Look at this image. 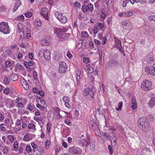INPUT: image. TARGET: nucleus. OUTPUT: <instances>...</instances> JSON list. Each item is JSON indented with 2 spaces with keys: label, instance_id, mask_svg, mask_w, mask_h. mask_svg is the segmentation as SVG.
<instances>
[{
  "label": "nucleus",
  "instance_id": "obj_1",
  "mask_svg": "<svg viewBox=\"0 0 155 155\" xmlns=\"http://www.w3.org/2000/svg\"><path fill=\"white\" fill-rule=\"evenodd\" d=\"M54 31L61 41L68 40L70 36L69 33L64 32L61 28H55Z\"/></svg>",
  "mask_w": 155,
  "mask_h": 155
},
{
  "label": "nucleus",
  "instance_id": "obj_2",
  "mask_svg": "<svg viewBox=\"0 0 155 155\" xmlns=\"http://www.w3.org/2000/svg\"><path fill=\"white\" fill-rule=\"evenodd\" d=\"M140 127L144 131L146 132L149 130L151 127L150 124L146 121L144 118L141 117L139 118L138 120Z\"/></svg>",
  "mask_w": 155,
  "mask_h": 155
},
{
  "label": "nucleus",
  "instance_id": "obj_3",
  "mask_svg": "<svg viewBox=\"0 0 155 155\" xmlns=\"http://www.w3.org/2000/svg\"><path fill=\"white\" fill-rule=\"evenodd\" d=\"M152 83L149 80H145L143 81L141 85V88L145 91H149L151 89Z\"/></svg>",
  "mask_w": 155,
  "mask_h": 155
},
{
  "label": "nucleus",
  "instance_id": "obj_4",
  "mask_svg": "<svg viewBox=\"0 0 155 155\" xmlns=\"http://www.w3.org/2000/svg\"><path fill=\"white\" fill-rule=\"evenodd\" d=\"M8 24L6 22H2L0 24V31L5 34H7L10 32Z\"/></svg>",
  "mask_w": 155,
  "mask_h": 155
},
{
  "label": "nucleus",
  "instance_id": "obj_5",
  "mask_svg": "<svg viewBox=\"0 0 155 155\" xmlns=\"http://www.w3.org/2000/svg\"><path fill=\"white\" fill-rule=\"evenodd\" d=\"M68 151L72 154L78 155L81 153L82 150L78 147L73 146L68 148Z\"/></svg>",
  "mask_w": 155,
  "mask_h": 155
},
{
  "label": "nucleus",
  "instance_id": "obj_6",
  "mask_svg": "<svg viewBox=\"0 0 155 155\" xmlns=\"http://www.w3.org/2000/svg\"><path fill=\"white\" fill-rule=\"evenodd\" d=\"M59 72L61 74L65 72L66 71L67 67L66 63L64 61H61L59 62Z\"/></svg>",
  "mask_w": 155,
  "mask_h": 155
},
{
  "label": "nucleus",
  "instance_id": "obj_7",
  "mask_svg": "<svg viewBox=\"0 0 155 155\" xmlns=\"http://www.w3.org/2000/svg\"><path fill=\"white\" fill-rule=\"evenodd\" d=\"M84 94L86 96H88L89 97L93 98L94 92L93 89L90 88H87L84 90Z\"/></svg>",
  "mask_w": 155,
  "mask_h": 155
},
{
  "label": "nucleus",
  "instance_id": "obj_8",
  "mask_svg": "<svg viewBox=\"0 0 155 155\" xmlns=\"http://www.w3.org/2000/svg\"><path fill=\"white\" fill-rule=\"evenodd\" d=\"M123 26L124 28L126 30H130L131 29L132 27V24L131 22L124 21L123 23Z\"/></svg>",
  "mask_w": 155,
  "mask_h": 155
},
{
  "label": "nucleus",
  "instance_id": "obj_9",
  "mask_svg": "<svg viewBox=\"0 0 155 155\" xmlns=\"http://www.w3.org/2000/svg\"><path fill=\"white\" fill-rule=\"evenodd\" d=\"M40 14L46 19L48 20V9L45 7L42 8Z\"/></svg>",
  "mask_w": 155,
  "mask_h": 155
},
{
  "label": "nucleus",
  "instance_id": "obj_10",
  "mask_svg": "<svg viewBox=\"0 0 155 155\" xmlns=\"http://www.w3.org/2000/svg\"><path fill=\"white\" fill-rule=\"evenodd\" d=\"M150 95L152 96L151 99L148 103V105L150 108H152L154 105V101L155 100V95L153 93H150Z\"/></svg>",
  "mask_w": 155,
  "mask_h": 155
},
{
  "label": "nucleus",
  "instance_id": "obj_11",
  "mask_svg": "<svg viewBox=\"0 0 155 155\" xmlns=\"http://www.w3.org/2000/svg\"><path fill=\"white\" fill-rule=\"evenodd\" d=\"M114 39L115 41V47L117 48L119 50L121 51L122 48L121 41L116 37H114Z\"/></svg>",
  "mask_w": 155,
  "mask_h": 155
},
{
  "label": "nucleus",
  "instance_id": "obj_12",
  "mask_svg": "<svg viewBox=\"0 0 155 155\" xmlns=\"http://www.w3.org/2000/svg\"><path fill=\"white\" fill-rule=\"evenodd\" d=\"M57 19L61 22L65 23L67 20L66 17L63 15L62 14H59L57 17Z\"/></svg>",
  "mask_w": 155,
  "mask_h": 155
},
{
  "label": "nucleus",
  "instance_id": "obj_13",
  "mask_svg": "<svg viewBox=\"0 0 155 155\" xmlns=\"http://www.w3.org/2000/svg\"><path fill=\"white\" fill-rule=\"evenodd\" d=\"M109 140H110L111 142H115L117 138L114 133L113 132H110L109 134Z\"/></svg>",
  "mask_w": 155,
  "mask_h": 155
},
{
  "label": "nucleus",
  "instance_id": "obj_14",
  "mask_svg": "<svg viewBox=\"0 0 155 155\" xmlns=\"http://www.w3.org/2000/svg\"><path fill=\"white\" fill-rule=\"evenodd\" d=\"M50 53L48 50H46L45 52L44 51V56L45 59L47 60H49L50 59Z\"/></svg>",
  "mask_w": 155,
  "mask_h": 155
},
{
  "label": "nucleus",
  "instance_id": "obj_15",
  "mask_svg": "<svg viewBox=\"0 0 155 155\" xmlns=\"http://www.w3.org/2000/svg\"><path fill=\"white\" fill-rule=\"evenodd\" d=\"M90 136L89 135L87 136V138L86 139H84V141L85 143H86L85 144V146L87 147L90 144ZM91 145H92V147H93V148H94L95 147V145L93 144L90 143ZM90 147H91V145H90Z\"/></svg>",
  "mask_w": 155,
  "mask_h": 155
},
{
  "label": "nucleus",
  "instance_id": "obj_16",
  "mask_svg": "<svg viewBox=\"0 0 155 155\" xmlns=\"http://www.w3.org/2000/svg\"><path fill=\"white\" fill-rule=\"evenodd\" d=\"M89 126L90 129L93 130H94L96 127L97 125L94 121H91L89 122Z\"/></svg>",
  "mask_w": 155,
  "mask_h": 155
},
{
  "label": "nucleus",
  "instance_id": "obj_17",
  "mask_svg": "<svg viewBox=\"0 0 155 155\" xmlns=\"http://www.w3.org/2000/svg\"><path fill=\"white\" fill-rule=\"evenodd\" d=\"M21 4V3L19 0H16L14 4V6L13 9V11L15 12Z\"/></svg>",
  "mask_w": 155,
  "mask_h": 155
},
{
  "label": "nucleus",
  "instance_id": "obj_18",
  "mask_svg": "<svg viewBox=\"0 0 155 155\" xmlns=\"http://www.w3.org/2000/svg\"><path fill=\"white\" fill-rule=\"evenodd\" d=\"M21 82L22 86L24 89L27 90L29 88V86L26 81L23 79V80H21Z\"/></svg>",
  "mask_w": 155,
  "mask_h": 155
},
{
  "label": "nucleus",
  "instance_id": "obj_19",
  "mask_svg": "<svg viewBox=\"0 0 155 155\" xmlns=\"http://www.w3.org/2000/svg\"><path fill=\"white\" fill-rule=\"evenodd\" d=\"M81 72L79 70L76 71L75 73L76 79L77 80V83L79 84L80 82Z\"/></svg>",
  "mask_w": 155,
  "mask_h": 155
},
{
  "label": "nucleus",
  "instance_id": "obj_20",
  "mask_svg": "<svg viewBox=\"0 0 155 155\" xmlns=\"http://www.w3.org/2000/svg\"><path fill=\"white\" fill-rule=\"evenodd\" d=\"M41 149H37L32 150L31 154L33 155H40L41 153Z\"/></svg>",
  "mask_w": 155,
  "mask_h": 155
},
{
  "label": "nucleus",
  "instance_id": "obj_21",
  "mask_svg": "<svg viewBox=\"0 0 155 155\" xmlns=\"http://www.w3.org/2000/svg\"><path fill=\"white\" fill-rule=\"evenodd\" d=\"M33 23L35 26L36 27H40L42 25L41 20L40 19H37L35 21H34Z\"/></svg>",
  "mask_w": 155,
  "mask_h": 155
},
{
  "label": "nucleus",
  "instance_id": "obj_22",
  "mask_svg": "<svg viewBox=\"0 0 155 155\" xmlns=\"http://www.w3.org/2000/svg\"><path fill=\"white\" fill-rule=\"evenodd\" d=\"M18 78V76L17 74H12L11 75L10 79L13 81H16Z\"/></svg>",
  "mask_w": 155,
  "mask_h": 155
},
{
  "label": "nucleus",
  "instance_id": "obj_23",
  "mask_svg": "<svg viewBox=\"0 0 155 155\" xmlns=\"http://www.w3.org/2000/svg\"><path fill=\"white\" fill-rule=\"evenodd\" d=\"M81 10L83 12H87L89 11V7H88L87 5H84L82 6Z\"/></svg>",
  "mask_w": 155,
  "mask_h": 155
},
{
  "label": "nucleus",
  "instance_id": "obj_24",
  "mask_svg": "<svg viewBox=\"0 0 155 155\" xmlns=\"http://www.w3.org/2000/svg\"><path fill=\"white\" fill-rule=\"evenodd\" d=\"M36 107L38 108H39L40 110H44L45 108L47 106L46 105H43V106H42L41 104L40 105L39 104H38L36 105Z\"/></svg>",
  "mask_w": 155,
  "mask_h": 155
},
{
  "label": "nucleus",
  "instance_id": "obj_25",
  "mask_svg": "<svg viewBox=\"0 0 155 155\" xmlns=\"http://www.w3.org/2000/svg\"><path fill=\"white\" fill-rule=\"evenodd\" d=\"M31 145L33 148V150L36 149H41V147H37V145L33 142H31Z\"/></svg>",
  "mask_w": 155,
  "mask_h": 155
},
{
  "label": "nucleus",
  "instance_id": "obj_26",
  "mask_svg": "<svg viewBox=\"0 0 155 155\" xmlns=\"http://www.w3.org/2000/svg\"><path fill=\"white\" fill-rule=\"evenodd\" d=\"M133 3L134 2L137 3H140L141 4H144L146 3V1L145 0H134V1H132Z\"/></svg>",
  "mask_w": 155,
  "mask_h": 155
},
{
  "label": "nucleus",
  "instance_id": "obj_27",
  "mask_svg": "<svg viewBox=\"0 0 155 155\" xmlns=\"http://www.w3.org/2000/svg\"><path fill=\"white\" fill-rule=\"evenodd\" d=\"M132 103L133 105H131V107L133 109L136 108L137 107L136 101L134 97L132 100Z\"/></svg>",
  "mask_w": 155,
  "mask_h": 155
},
{
  "label": "nucleus",
  "instance_id": "obj_28",
  "mask_svg": "<svg viewBox=\"0 0 155 155\" xmlns=\"http://www.w3.org/2000/svg\"><path fill=\"white\" fill-rule=\"evenodd\" d=\"M151 75H155V63L153 64L152 67H151Z\"/></svg>",
  "mask_w": 155,
  "mask_h": 155
},
{
  "label": "nucleus",
  "instance_id": "obj_29",
  "mask_svg": "<svg viewBox=\"0 0 155 155\" xmlns=\"http://www.w3.org/2000/svg\"><path fill=\"white\" fill-rule=\"evenodd\" d=\"M87 69L88 70V73L91 74L93 71V68L89 64L87 65Z\"/></svg>",
  "mask_w": 155,
  "mask_h": 155
},
{
  "label": "nucleus",
  "instance_id": "obj_30",
  "mask_svg": "<svg viewBox=\"0 0 155 155\" xmlns=\"http://www.w3.org/2000/svg\"><path fill=\"white\" fill-rule=\"evenodd\" d=\"M123 105V102L122 101H120L118 104V107H116V109L117 111H119L121 110L122 107Z\"/></svg>",
  "mask_w": 155,
  "mask_h": 155
},
{
  "label": "nucleus",
  "instance_id": "obj_31",
  "mask_svg": "<svg viewBox=\"0 0 155 155\" xmlns=\"http://www.w3.org/2000/svg\"><path fill=\"white\" fill-rule=\"evenodd\" d=\"M18 32L19 33H21L23 27L22 26V24L21 23H19L18 25Z\"/></svg>",
  "mask_w": 155,
  "mask_h": 155
},
{
  "label": "nucleus",
  "instance_id": "obj_32",
  "mask_svg": "<svg viewBox=\"0 0 155 155\" xmlns=\"http://www.w3.org/2000/svg\"><path fill=\"white\" fill-rule=\"evenodd\" d=\"M60 109L57 107H55L54 108V110L55 112V114L57 115H59L60 117H61L62 116L60 114V112L61 111L60 110Z\"/></svg>",
  "mask_w": 155,
  "mask_h": 155
},
{
  "label": "nucleus",
  "instance_id": "obj_33",
  "mask_svg": "<svg viewBox=\"0 0 155 155\" xmlns=\"http://www.w3.org/2000/svg\"><path fill=\"white\" fill-rule=\"evenodd\" d=\"M132 12L130 11H128L124 12V15L125 17H129L133 15Z\"/></svg>",
  "mask_w": 155,
  "mask_h": 155
},
{
  "label": "nucleus",
  "instance_id": "obj_34",
  "mask_svg": "<svg viewBox=\"0 0 155 155\" xmlns=\"http://www.w3.org/2000/svg\"><path fill=\"white\" fill-rule=\"evenodd\" d=\"M2 151L4 154H7L8 153V149L7 147L5 146V147L3 148Z\"/></svg>",
  "mask_w": 155,
  "mask_h": 155
},
{
  "label": "nucleus",
  "instance_id": "obj_35",
  "mask_svg": "<svg viewBox=\"0 0 155 155\" xmlns=\"http://www.w3.org/2000/svg\"><path fill=\"white\" fill-rule=\"evenodd\" d=\"M82 41L80 40L76 45V47L78 48H80L82 47Z\"/></svg>",
  "mask_w": 155,
  "mask_h": 155
},
{
  "label": "nucleus",
  "instance_id": "obj_36",
  "mask_svg": "<svg viewBox=\"0 0 155 155\" xmlns=\"http://www.w3.org/2000/svg\"><path fill=\"white\" fill-rule=\"evenodd\" d=\"M74 5L75 7L76 8H80L81 6L80 3L78 2H75L74 3Z\"/></svg>",
  "mask_w": 155,
  "mask_h": 155
},
{
  "label": "nucleus",
  "instance_id": "obj_37",
  "mask_svg": "<svg viewBox=\"0 0 155 155\" xmlns=\"http://www.w3.org/2000/svg\"><path fill=\"white\" fill-rule=\"evenodd\" d=\"M16 67L20 70L23 71L25 69V68L23 67V66L19 64H16Z\"/></svg>",
  "mask_w": 155,
  "mask_h": 155
},
{
  "label": "nucleus",
  "instance_id": "obj_38",
  "mask_svg": "<svg viewBox=\"0 0 155 155\" xmlns=\"http://www.w3.org/2000/svg\"><path fill=\"white\" fill-rule=\"evenodd\" d=\"M81 36L82 37L86 38L88 36V35L87 31H84L82 32L81 33Z\"/></svg>",
  "mask_w": 155,
  "mask_h": 155
},
{
  "label": "nucleus",
  "instance_id": "obj_39",
  "mask_svg": "<svg viewBox=\"0 0 155 155\" xmlns=\"http://www.w3.org/2000/svg\"><path fill=\"white\" fill-rule=\"evenodd\" d=\"M26 150L28 153H30L32 152L31 151V146L29 145H28L26 147Z\"/></svg>",
  "mask_w": 155,
  "mask_h": 155
},
{
  "label": "nucleus",
  "instance_id": "obj_40",
  "mask_svg": "<svg viewBox=\"0 0 155 155\" xmlns=\"http://www.w3.org/2000/svg\"><path fill=\"white\" fill-rule=\"evenodd\" d=\"M151 67L150 68L148 67H147L145 68V71L147 74H151Z\"/></svg>",
  "mask_w": 155,
  "mask_h": 155
},
{
  "label": "nucleus",
  "instance_id": "obj_41",
  "mask_svg": "<svg viewBox=\"0 0 155 155\" xmlns=\"http://www.w3.org/2000/svg\"><path fill=\"white\" fill-rule=\"evenodd\" d=\"M24 65L25 66V67L27 68L28 69L31 70V68L29 66V65L28 64V63L26 61H25L24 62Z\"/></svg>",
  "mask_w": 155,
  "mask_h": 155
},
{
  "label": "nucleus",
  "instance_id": "obj_42",
  "mask_svg": "<svg viewBox=\"0 0 155 155\" xmlns=\"http://www.w3.org/2000/svg\"><path fill=\"white\" fill-rule=\"evenodd\" d=\"M9 81L10 80L7 77H6L5 78L4 82L5 84H8L9 83Z\"/></svg>",
  "mask_w": 155,
  "mask_h": 155
},
{
  "label": "nucleus",
  "instance_id": "obj_43",
  "mask_svg": "<svg viewBox=\"0 0 155 155\" xmlns=\"http://www.w3.org/2000/svg\"><path fill=\"white\" fill-rule=\"evenodd\" d=\"M108 149L109 151V153L110 154L112 155L113 153V150L112 149L113 148L111 146L109 145L108 147Z\"/></svg>",
  "mask_w": 155,
  "mask_h": 155
},
{
  "label": "nucleus",
  "instance_id": "obj_44",
  "mask_svg": "<svg viewBox=\"0 0 155 155\" xmlns=\"http://www.w3.org/2000/svg\"><path fill=\"white\" fill-rule=\"evenodd\" d=\"M148 19L150 21H155V15H150L148 16Z\"/></svg>",
  "mask_w": 155,
  "mask_h": 155
},
{
  "label": "nucleus",
  "instance_id": "obj_45",
  "mask_svg": "<svg viewBox=\"0 0 155 155\" xmlns=\"http://www.w3.org/2000/svg\"><path fill=\"white\" fill-rule=\"evenodd\" d=\"M87 6L89 7V10H90L92 12L94 9L93 5L91 3H89L87 5Z\"/></svg>",
  "mask_w": 155,
  "mask_h": 155
},
{
  "label": "nucleus",
  "instance_id": "obj_46",
  "mask_svg": "<svg viewBox=\"0 0 155 155\" xmlns=\"http://www.w3.org/2000/svg\"><path fill=\"white\" fill-rule=\"evenodd\" d=\"M37 76H38L37 73L36 71H35L33 72V78L35 80V81L37 80Z\"/></svg>",
  "mask_w": 155,
  "mask_h": 155
},
{
  "label": "nucleus",
  "instance_id": "obj_47",
  "mask_svg": "<svg viewBox=\"0 0 155 155\" xmlns=\"http://www.w3.org/2000/svg\"><path fill=\"white\" fill-rule=\"evenodd\" d=\"M18 147V143L17 141H15L13 144V148L14 149H16Z\"/></svg>",
  "mask_w": 155,
  "mask_h": 155
},
{
  "label": "nucleus",
  "instance_id": "obj_48",
  "mask_svg": "<svg viewBox=\"0 0 155 155\" xmlns=\"http://www.w3.org/2000/svg\"><path fill=\"white\" fill-rule=\"evenodd\" d=\"M3 93L6 94H9L10 92V89L8 87H6L5 89L3 90Z\"/></svg>",
  "mask_w": 155,
  "mask_h": 155
},
{
  "label": "nucleus",
  "instance_id": "obj_49",
  "mask_svg": "<svg viewBox=\"0 0 155 155\" xmlns=\"http://www.w3.org/2000/svg\"><path fill=\"white\" fill-rule=\"evenodd\" d=\"M147 118L150 121H153L154 120V118L153 116L151 115H148Z\"/></svg>",
  "mask_w": 155,
  "mask_h": 155
},
{
  "label": "nucleus",
  "instance_id": "obj_50",
  "mask_svg": "<svg viewBox=\"0 0 155 155\" xmlns=\"http://www.w3.org/2000/svg\"><path fill=\"white\" fill-rule=\"evenodd\" d=\"M28 128L29 129H33L35 128V125L32 123L29 124L28 126Z\"/></svg>",
  "mask_w": 155,
  "mask_h": 155
},
{
  "label": "nucleus",
  "instance_id": "obj_51",
  "mask_svg": "<svg viewBox=\"0 0 155 155\" xmlns=\"http://www.w3.org/2000/svg\"><path fill=\"white\" fill-rule=\"evenodd\" d=\"M22 120L21 119L17 120L16 122V125L18 126L21 125V123H22Z\"/></svg>",
  "mask_w": 155,
  "mask_h": 155
},
{
  "label": "nucleus",
  "instance_id": "obj_52",
  "mask_svg": "<svg viewBox=\"0 0 155 155\" xmlns=\"http://www.w3.org/2000/svg\"><path fill=\"white\" fill-rule=\"evenodd\" d=\"M8 138L9 140L12 142L14 141V137L11 135H9L8 136Z\"/></svg>",
  "mask_w": 155,
  "mask_h": 155
},
{
  "label": "nucleus",
  "instance_id": "obj_53",
  "mask_svg": "<svg viewBox=\"0 0 155 155\" xmlns=\"http://www.w3.org/2000/svg\"><path fill=\"white\" fill-rule=\"evenodd\" d=\"M63 100L65 103L68 102L69 100V98L68 96H64L63 98Z\"/></svg>",
  "mask_w": 155,
  "mask_h": 155
},
{
  "label": "nucleus",
  "instance_id": "obj_54",
  "mask_svg": "<svg viewBox=\"0 0 155 155\" xmlns=\"http://www.w3.org/2000/svg\"><path fill=\"white\" fill-rule=\"evenodd\" d=\"M25 18V17L24 16L22 15H21L19 16H18V17L16 18V19L18 20L21 21V20H23Z\"/></svg>",
  "mask_w": 155,
  "mask_h": 155
},
{
  "label": "nucleus",
  "instance_id": "obj_55",
  "mask_svg": "<svg viewBox=\"0 0 155 155\" xmlns=\"http://www.w3.org/2000/svg\"><path fill=\"white\" fill-rule=\"evenodd\" d=\"M28 108L30 111L32 110L33 108L35 107L34 105H31L30 104H28Z\"/></svg>",
  "mask_w": 155,
  "mask_h": 155
},
{
  "label": "nucleus",
  "instance_id": "obj_56",
  "mask_svg": "<svg viewBox=\"0 0 155 155\" xmlns=\"http://www.w3.org/2000/svg\"><path fill=\"white\" fill-rule=\"evenodd\" d=\"M50 128L51 126L50 124L48 123L47 124V130L48 133H49L51 131Z\"/></svg>",
  "mask_w": 155,
  "mask_h": 155
},
{
  "label": "nucleus",
  "instance_id": "obj_57",
  "mask_svg": "<svg viewBox=\"0 0 155 155\" xmlns=\"http://www.w3.org/2000/svg\"><path fill=\"white\" fill-rule=\"evenodd\" d=\"M32 14L31 12H28L26 13L25 15V17L29 18L31 17L32 16Z\"/></svg>",
  "mask_w": 155,
  "mask_h": 155
},
{
  "label": "nucleus",
  "instance_id": "obj_58",
  "mask_svg": "<svg viewBox=\"0 0 155 155\" xmlns=\"http://www.w3.org/2000/svg\"><path fill=\"white\" fill-rule=\"evenodd\" d=\"M5 123L6 124L8 125H11V124L10 123V120L8 118H6L5 119Z\"/></svg>",
  "mask_w": 155,
  "mask_h": 155
},
{
  "label": "nucleus",
  "instance_id": "obj_59",
  "mask_svg": "<svg viewBox=\"0 0 155 155\" xmlns=\"http://www.w3.org/2000/svg\"><path fill=\"white\" fill-rule=\"evenodd\" d=\"M83 61L85 63H87L89 62V59L87 58H83Z\"/></svg>",
  "mask_w": 155,
  "mask_h": 155
},
{
  "label": "nucleus",
  "instance_id": "obj_60",
  "mask_svg": "<svg viewBox=\"0 0 155 155\" xmlns=\"http://www.w3.org/2000/svg\"><path fill=\"white\" fill-rule=\"evenodd\" d=\"M33 91L36 94H38L39 92V91L37 88L34 87L33 89Z\"/></svg>",
  "mask_w": 155,
  "mask_h": 155
},
{
  "label": "nucleus",
  "instance_id": "obj_61",
  "mask_svg": "<svg viewBox=\"0 0 155 155\" xmlns=\"http://www.w3.org/2000/svg\"><path fill=\"white\" fill-rule=\"evenodd\" d=\"M98 26L100 28H102L104 27V24L103 23L99 22L98 23Z\"/></svg>",
  "mask_w": 155,
  "mask_h": 155
},
{
  "label": "nucleus",
  "instance_id": "obj_62",
  "mask_svg": "<svg viewBox=\"0 0 155 155\" xmlns=\"http://www.w3.org/2000/svg\"><path fill=\"white\" fill-rule=\"evenodd\" d=\"M18 107H20L21 108H22L24 107V104L21 102L19 103H18L17 105Z\"/></svg>",
  "mask_w": 155,
  "mask_h": 155
},
{
  "label": "nucleus",
  "instance_id": "obj_63",
  "mask_svg": "<svg viewBox=\"0 0 155 155\" xmlns=\"http://www.w3.org/2000/svg\"><path fill=\"white\" fill-rule=\"evenodd\" d=\"M6 52L7 53V54H8V56H10L12 54V51L10 49L7 50L6 51Z\"/></svg>",
  "mask_w": 155,
  "mask_h": 155
},
{
  "label": "nucleus",
  "instance_id": "obj_64",
  "mask_svg": "<svg viewBox=\"0 0 155 155\" xmlns=\"http://www.w3.org/2000/svg\"><path fill=\"white\" fill-rule=\"evenodd\" d=\"M67 57L70 58H71L72 57V54H71L70 52L69 51H68L67 52Z\"/></svg>",
  "mask_w": 155,
  "mask_h": 155
}]
</instances>
